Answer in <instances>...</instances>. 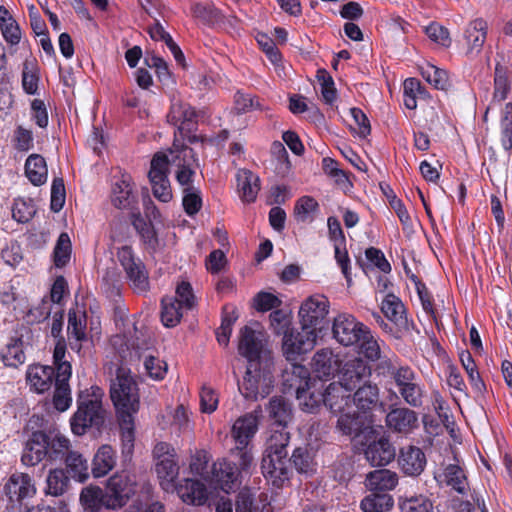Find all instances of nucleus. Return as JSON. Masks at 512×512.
Masks as SVG:
<instances>
[{
  "label": "nucleus",
  "instance_id": "1",
  "mask_svg": "<svg viewBox=\"0 0 512 512\" xmlns=\"http://www.w3.org/2000/svg\"><path fill=\"white\" fill-rule=\"evenodd\" d=\"M110 397L115 406L121 430L123 452L131 454L134 447V417L140 407L137 383L131 371L119 367L110 385Z\"/></svg>",
  "mask_w": 512,
  "mask_h": 512
},
{
  "label": "nucleus",
  "instance_id": "2",
  "mask_svg": "<svg viewBox=\"0 0 512 512\" xmlns=\"http://www.w3.org/2000/svg\"><path fill=\"white\" fill-rule=\"evenodd\" d=\"M289 433L286 431H273L267 441L265 454L262 458L261 469L266 479L276 487H281L289 480L290 460L287 459V445Z\"/></svg>",
  "mask_w": 512,
  "mask_h": 512
},
{
  "label": "nucleus",
  "instance_id": "3",
  "mask_svg": "<svg viewBox=\"0 0 512 512\" xmlns=\"http://www.w3.org/2000/svg\"><path fill=\"white\" fill-rule=\"evenodd\" d=\"M103 390L98 386H91L81 391L78 396V409L71 418V429L76 435H83L86 429L92 426L99 428L104 422V409L102 407Z\"/></svg>",
  "mask_w": 512,
  "mask_h": 512
},
{
  "label": "nucleus",
  "instance_id": "4",
  "mask_svg": "<svg viewBox=\"0 0 512 512\" xmlns=\"http://www.w3.org/2000/svg\"><path fill=\"white\" fill-rule=\"evenodd\" d=\"M274 359L255 360L247 363L242 382L239 384L241 394L249 400H256L270 394L274 384Z\"/></svg>",
  "mask_w": 512,
  "mask_h": 512
},
{
  "label": "nucleus",
  "instance_id": "5",
  "mask_svg": "<svg viewBox=\"0 0 512 512\" xmlns=\"http://www.w3.org/2000/svg\"><path fill=\"white\" fill-rule=\"evenodd\" d=\"M167 121L175 126L177 137L187 139L190 143L204 142L206 138L192 134L197 127V114L190 104L183 102L179 97L173 96Z\"/></svg>",
  "mask_w": 512,
  "mask_h": 512
},
{
  "label": "nucleus",
  "instance_id": "6",
  "mask_svg": "<svg viewBox=\"0 0 512 512\" xmlns=\"http://www.w3.org/2000/svg\"><path fill=\"white\" fill-rule=\"evenodd\" d=\"M238 352L247 359V362L255 360L274 359L272 352L267 347L265 333L257 323L241 328L238 341Z\"/></svg>",
  "mask_w": 512,
  "mask_h": 512
},
{
  "label": "nucleus",
  "instance_id": "7",
  "mask_svg": "<svg viewBox=\"0 0 512 512\" xmlns=\"http://www.w3.org/2000/svg\"><path fill=\"white\" fill-rule=\"evenodd\" d=\"M400 397L411 407H420L424 390L419 377L408 365L401 366L392 378Z\"/></svg>",
  "mask_w": 512,
  "mask_h": 512
},
{
  "label": "nucleus",
  "instance_id": "8",
  "mask_svg": "<svg viewBox=\"0 0 512 512\" xmlns=\"http://www.w3.org/2000/svg\"><path fill=\"white\" fill-rule=\"evenodd\" d=\"M117 258L126 272L130 285L135 292H146L149 288L148 272L143 262L136 258L131 247L123 246L117 251Z\"/></svg>",
  "mask_w": 512,
  "mask_h": 512
},
{
  "label": "nucleus",
  "instance_id": "9",
  "mask_svg": "<svg viewBox=\"0 0 512 512\" xmlns=\"http://www.w3.org/2000/svg\"><path fill=\"white\" fill-rule=\"evenodd\" d=\"M332 333L341 345L352 346L360 343L364 333H368V327L353 315L342 313L334 318Z\"/></svg>",
  "mask_w": 512,
  "mask_h": 512
},
{
  "label": "nucleus",
  "instance_id": "10",
  "mask_svg": "<svg viewBox=\"0 0 512 512\" xmlns=\"http://www.w3.org/2000/svg\"><path fill=\"white\" fill-rule=\"evenodd\" d=\"M148 176L154 197L161 202L168 203L173 195L168 179V159L166 153L158 152L154 155L151 160Z\"/></svg>",
  "mask_w": 512,
  "mask_h": 512
},
{
  "label": "nucleus",
  "instance_id": "11",
  "mask_svg": "<svg viewBox=\"0 0 512 512\" xmlns=\"http://www.w3.org/2000/svg\"><path fill=\"white\" fill-rule=\"evenodd\" d=\"M133 349L138 354L139 359L143 361L145 373L154 380L164 379L168 366L165 361L159 358L156 351L151 350V340H142L131 343Z\"/></svg>",
  "mask_w": 512,
  "mask_h": 512
},
{
  "label": "nucleus",
  "instance_id": "12",
  "mask_svg": "<svg viewBox=\"0 0 512 512\" xmlns=\"http://www.w3.org/2000/svg\"><path fill=\"white\" fill-rule=\"evenodd\" d=\"M317 333L315 329L302 326L301 331L292 329L283 337V352L288 360H293L299 354L313 349L316 343Z\"/></svg>",
  "mask_w": 512,
  "mask_h": 512
},
{
  "label": "nucleus",
  "instance_id": "13",
  "mask_svg": "<svg viewBox=\"0 0 512 512\" xmlns=\"http://www.w3.org/2000/svg\"><path fill=\"white\" fill-rule=\"evenodd\" d=\"M108 497L106 508L122 507L134 493V486L126 473H116L111 476L105 489Z\"/></svg>",
  "mask_w": 512,
  "mask_h": 512
},
{
  "label": "nucleus",
  "instance_id": "14",
  "mask_svg": "<svg viewBox=\"0 0 512 512\" xmlns=\"http://www.w3.org/2000/svg\"><path fill=\"white\" fill-rule=\"evenodd\" d=\"M329 301L321 294L308 297L300 306L299 317L304 327L315 329L328 314Z\"/></svg>",
  "mask_w": 512,
  "mask_h": 512
},
{
  "label": "nucleus",
  "instance_id": "15",
  "mask_svg": "<svg viewBox=\"0 0 512 512\" xmlns=\"http://www.w3.org/2000/svg\"><path fill=\"white\" fill-rule=\"evenodd\" d=\"M112 203L119 209L134 210L138 203L137 192L129 174H122L112 185Z\"/></svg>",
  "mask_w": 512,
  "mask_h": 512
},
{
  "label": "nucleus",
  "instance_id": "16",
  "mask_svg": "<svg viewBox=\"0 0 512 512\" xmlns=\"http://www.w3.org/2000/svg\"><path fill=\"white\" fill-rule=\"evenodd\" d=\"M385 423L391 431L407 435L418 428V414L407 407L392 408L386 415Z\"/></svg>",
  "mask_w": 512,
  "mask_h": 512
},
{
  "label": "nucleus",
  "instance_id": "17",
  "mask_svg": "<svg viewBox=\"0 0 512 512\" xmlns=\"http://www.w3.org/2000/svg\"><path fill=\"white\" fill-rule=\"evenodd\" d=\"M370 375L371 368L368 364L361 358L356 357L344 364L338 383L352 392L357 386L366 382Z\"/></svg>",
  "mask_w": 512,
  "mask_h": 512
},
{
  "label": "nucleus",
  "instance_id": "18",
  "mask_svg": "<svg viewBox=\"0 0 512 512\" xmlns=\"http://www.w3.org/2000/svg\"><path fill=\"white\" fill-rule=\"evenodd\" d=\"M4 490L12 502H21L24 499L32 498L36 494L35 484L26 473L12 474L6 482Z\"/></svg>",
  "mask_w": 512,
  "mask_h": 512
},
{
  "label": "nucleus",
  "instance_id": "19",
  "mask_svg": "<svg viewBox=\"0 0 512 512\" xmlns=\"http://www.w3.org/2000/svg\"><path fill=\"white\" fill-rule=\"evenodd\" d=\"M351 391L338 382L325 389L323 404L334 414H342L351 408Z\"/></svg>",
  "mask_w": 512,
  "mask_h": 512
},
{
  "label": "nucleus",
  "instance_id": "20",
  "mask_svg": "<svg viewBox=\"0 0 512 512\" xmlns=\"http://www.w3.org/2000/svg\"><path fill=\"white\" fill-rule=\"evenodd\" d=\"M55 369L51 366L30 365L26 371V381L31 391L42 394L55 383Z\"/></svg>",
  "mask_w": 512,
  "mask_h": 512
},
{
  "label": "nucleus",
  "instance_id": "21",
  "mask_svg": "<svg viewBox=\"0 0 512 512\" xmlns=\"http://www.w3.org/2000/svg\"><path fill=\"white\" fill-rule=\"evenodd\" d=\"M47 434L42 431L33 432L26 442L21 461L26 466H34L47 458Z\"/></svg>",
  "mask_w": 512,
  "mask_h": 512
},
{
  "label": "nucleus",
  "instance_id": "22",
  "mask_svg": "<svg viewBox=\"0 0 512 512\" xmlns=\"http://www.w3.org/2000/svg\"><path fill=\"white\" fill-rule=\"evenodd\" d=\"M398 463L405 474L417 476L426 466V457L419 447L407 446L400 450Z\"/></svg>",
  "mask_w": 512,
  "mask_h": 512
},
{
  "label": "nucleus",
  "instance_id": "23",
  "mask_svg": "<svg viewBox=\"0 0 512 512\" xmlns=\"http://www.w3.org/2000/svg\"><path fill=\"white\" fill-rule=\"evenodd\" d=\"M366 460L372 466H385L395 457V448L390 441L381 437L376 441L369 443L364 450Z\"/></svg>",
  "mask_w": 512,
  "mask_h": 512
},
{
  "label": "nucleus",
  "instance_id": "24",
  "mask_svg": "<svg viewBox=\"0 0 512 512\" xmlns=\"http://www.w3.org/2000/svg\"><path fill=\"white\" fill-rule=\"evenodd\" d=\"M488 25L485 20L478 18L469 23L464 32L466 53L478 55L486 41Z\"/></svg>",
  "mask_w": 512,
  "mask_h": 512
},
{
  "label": "nucleus",
  "instance_id": "25",
  "mask_svg": "<svg viewBox=\"0 0 512 512\" xmlns=\"http://www.w3.org/2000/svg\"><path fill=\"white\" fill-rule=\"evenodd\" d=\"M257 429L258 419L255 415L246 414L237 419L232 427V436L237 443V449L247 448Z\"/></svg>",
  "mask_w": 512,
  "mask_h": 512
},
{
  "label": "nucleus",
  "instance_id": "26",
  "mask_svg": "<svg viewBox=\"0 0 512 512\" xmlns=\"http://www.w3.org/2000/svg\"><path fill=\"white\" fill-rule=\"evenodd\" d=\"M238 193L243 202L252 203L260 191V178L247 169H239L236 174Z\"/></svg>",
  "mask_w": 512,
  "mask_h": 512
},
{
  "label": "nucleus",
  "instance_id": "27",
  "mask_svg": "<svg viewBox=\"0 0 512 512\" xmlns=\"http://www.w3.org/2000/svg\"><path fill=\"white\" fill-rule=\"evenodd\" d=\"M176 491L183 502L192 505H203L208 499L206 486L199 480L185 479Z\"/></svg>",
  "mask_w": 512,
  "mask_h": 512
},
{
  "label": "nucleus",
  "instance_id": "28",
  "mask_svg": "<svg viewBox=\"0 0 512 512\" xmlns=\"http://www.w3.org/2000/svg\"><path fill=\"white\" fill-rule=\"evenodd\" d=\"M354 390L352 401L359 410H372L379 403L380 389L377 384L366 381Z\"/></svg>",
  "mask_w": 512,
  "mask_h": 512
},
{
  "label": "nucleus",
  "instance_id": "29",
  "mask_svg": "<svg viewBox=\"0 0 512 512\" xmlns=\"http://www.w3.org/2000/svg\"><path fill=\"white\" fill-rule=\"evenodd\" d=\"M67 332L72 349H81V342L86 339V314L78 310H69Z\"/></svg>",
  "mask_w": 512,
  "mask_h": 512
},
{
  "label": "nucleus",
  "instance_id": "30",
  "mask_svg": "<svg viewBox=\"0 0 512 512\" xmlns=\"http://www.w3.org/2000/svg\"><path fill=\"white\" fill-rule=\"evenodd\" d=\"M175 134L172 147L169 149V155L166 154L168 165H174L177 169L197 165V158L192 148L180 142Z\"/></svg>",
  "mask_w": 512,
  "mask_h": 512
},
{
  "label": "nucleus",
  "instance_id": "31",
  "mask_svg": "<svg viewBox=\"0 0 512 512\" xmlns=\"http://www.w3.org/2000/svg\"><path fill=\"white\" fill-rule=\"evenodd\" d=\"M339 359L329 349L318 351L312 359V367L318 378H329L339 370Z\"/></svg>",
  "mask_w": 512,
  "mask_h": 512
},
{
  "label": "nucleus",
  "instance_id": "32",
  "mask_svg": "<svg viewBox=\"0 0 512 512\" xmlns=\"http://www.w3.org/2000/svg\"><path fill=\"white\" fill-rule=\"evenodd\" d=\"M398 475L388 469L371 471L366 475L365 486L373 492L389 491L396 487Z\"/></svg>",
  "mask_w": 512,
  "mask_h": 512
},
{
  "label": "nucleus",
  "instance_id": "33",
  "mask_svg": "<svg viewBox=\"0 0 512 512\" xmlns=\"http://www.w3.org/2000/svg\"><path fill=\"white\" fill-rule=\"evenodd\" d=\"M213 477L219 487L228 493L237 481V468L226 460L218 461L213 465Z\"/></svg>",
  "mask_w": 512,
  "mask_h": 512
},
{
  "label": "nucleus",
  "instance_id": "34",
  "mask_svg": "<svg viewBox=\"0 0 512 512\" xmlns=\"http://www.w3.org/2000/svg\"><path fill=\"white\" fill-rule=\"evenodd\" d=\"M25 175L34 186L43 185L48 176L44 157L40 154L29 155L25 162Z\"/></svg>",
  "mask_w": 512,
  "mask_h": 512
},
{
  "label": "nucleus",
  "instance_id": "35",
  "mask_svg": "<svg viewBox=\"0 0 512 512\" xmlns=\"http://www.w3.org/2000/svg\"><path fill=\"white\" fill-rule=\"evenodd\" d=\"M435 479L440 483L451 486L460 494H464L466 491V475L463 469L456 464L447 465L441 473L435 475Z\"/></svg>",
  "mask_w": 512,
  "mask_h": 512
},
{
  "label": "nucleus",
  "instance_id": "36",
  "mask_svg": "<svg viewBox=\"0 0 512 512\" xmlns=\"http://www.w3.org/2000/svg\"><path fill=\"white\" fill-rule=\"evenodd\" d=\"M116 464V455L109 445L101 446L93 459L92 474L94 477H103L108 474Z\"/></svg>",
  "mask_w": 512,
  "mask_h": 512
},
{
  "label": "nucleus",
  "instance_id": "37",
  "mask_svg": "<svg viewBox=\"0 0 512 512\" xmlns=\"http://www.w3.org/2000/svg\"><path fill=\"white\" fill-rule=\"evenodd\" d=\"M47 440V459L50 461L65 460L71 452L70 440L58 432L47 434Z\"/></svg>",
  "mask_w": 512,
  "mask_h": 512
},
{
  "label": "nucleus",
  "instance_id": "38",
  "mask_svg": "<svg viewBox=\"0 0 512 512\" xmlns=\"http://www.w3.org/2000/svg\"><path fill=\"white\" fill-rule=\"evenodd\" d=\"M268 413L274 424L281 428L279 431H285L284 428L292 418L290 404L283 397H273L269 401Z\"/></svg>",
  "mask_w": 512,
  "mask_h": 512
},
{
  "label": "nucleus",
  "instance_id": "39",
  "mask_svg": "<svg viewBox=\"0 0 512 512\" xmlns=\"http://www.w3.org/2000/svg\"><path fill=\"white\" fill-rule=\"evenodd\" d=\"M2 361L6 366L17 368L24 364L26 355L24 342L21 338H13L1 352Z\"/></svg>",
  "mask_w": 512,
  "mask_h": 512
},
{
  "label": "nucleus",
  "instance_id": "40",
  "mask_svg": "<svg viewBox=\"0 0 512 512\" xmlns=\"http://www.w3.org/2000/svg\"><path fill=\"white\" fill-rule=\"evenodd\" d=\"M364 417L356 411H346L340 414L337 421V429L344 435L357 436L364 429Z\"/></svg>",
  "mask_w": 512,
  "mask_h": 512
},
{
  "label": "nucleus",
  "instance_id": "41",
  "mask_svg": "<svg viewBox=\"0 0 512 512\" xmlns=\"http://www.w3.org/2000/svg\"><path fill=\"white\" fill-rule=\"evenodd\" d=\"M156 473L161 480V485L165 490L174 487V481L176 480L179 467L176 461V457L161 459L156 462Z\"/></svg>",
  "mask_w": 512,
  "mask_h": 512
},
{
  "label": "nucleus",
  "instance_id": "42",
  "mask_svg": "<svg viewBox=\"0 0 512 512\" xmlns=\"http://www.w3.org/2000/svg\"><path fill=\"white\" fill-rule=\"evenodd\" d=\"M381 311L393 323L401 325L405 322V308L399 297L389 293L381 303Z\"/></svg>",
  "mask_w": 512,
  "mask_h": 512
},
{
  "label": "nucleus",
  "instance_id": "43",
  "mask_svg": "<svg viewBox=\"0 0 512 512\" xmlns=\"http://www.w3.org/2000/svg\"><path fill=\"white\" fill-rule=\"evenodd\" d=\"M161 321L166 327H175L181 321L184 309L172 296H166L161 301Z\"/></svg>",
  "mask_w": 512,
  "mask_h": 512
},
{
  "label": "nucleus",
  "instance_id": "44",
  "mask_svg": "<svg viewBox=\"0 0 512 512\" xmlns=\"http://www.w3.org/2000/svg\"><path fill=\"white\" fill-rule=\"evenodd\" d=\"M309 375V370L305 366L293 364L291 369H286L283 374L284 385L289 389H294L296 392L298 388L300 389L311 384Z\"/></svg>",
  "mask_w": 512,
  "mask_h": 512
},
{
  "label": "nucleus",
  "instance_id": "45",
  "mask_svg": "<svg viewBox=\"0 0 512 512\" xmlns=\"http://www.w3.org/2000/svg\"><path fill=\"white\" fill-rule=\"evenodd\" d=\"M360 507L364 512H387L393 507V498L386 493L373 492L362 499Z\"/></svg>",
  "mask_w": 512,
  "mask_h": 512
},
{
  "label": "nucleus",
  "instance_id": "46",
  "mask_svg": "<svg viewBox=\"0 0 512 512\" xmlns=\"http://www.w3.org/2000/svg\"><path fill=\"white\" fill-rule=\"evenodd\" d=\"M427 93L420 81L416 78H408L403 84V102L407 109L414 110L417 100L426 98Z\"/></svg>",
  "mask_w": 512,
  "mask_h": 512
},
{
  "label": "nucleus",
  "instance_id": "47",
  "mask_svg": "<svg viewBox=\"0 0 512 512\" xmlns=\"http://www.w3.org/2000/svg\"><path fill=\"white\" fill-rule=\"evenodd\" d=\"M107 495L101 488L96 486H89L82 490L80 501L86 509L91 511L99 510L101 507H106Z\"/></svg>",
  "mask_w": 512,
  "mask_h": 512
},
{
  "label": "nucleus",
  "instance_id": "48",
  "mask_svg": "<svg viewBox=\"0 0 512 512\" xmlns=\"http://www.w3.org/2000/svg\"><path fill=\"white\" fill-rule=\"evenodd\" d=\"M296 398L299 401V405L302 410L307 412H313L317 407L323 403L324 393L316 390H312V385L309 384L303 388H298Z\"/></svg>",
  "mask_w": 512,
  "mask_h": 512
},
{
  "label": "nucleus",
  "instance_id": "49",
  "mask_svg": "<svg viewBox=\"0 0 512 512\" xmlns=\"http://www.w3.org/2000/svg\"><path fill=\"white\" fill-rule=\"evenodd\" d=\"M401 512H430L432 510L431 501L423 495H405L398 501Z\"/></svg>",
  "mask_w": 512,
  "mask_h": 512
},
{
  "label": "nucleus",
  "instance_id": "50",
  "mask_svg": "<svg viewBox=\"0 0 512 512\" xmlns=\"http://www.w3.org/2000/svg\"><path fill=\"white\" fill-rule=\"evenodd\" d=\"M65 463L69 473L71 474V477L74 479H77L80 482H84L89 477L88 462L78 452L71 451L67 455Z\"/></svg>",
  "mask_w": 512,
  "mask_h": 512
},
{
  "label": "nucleus",
  "instance_id": "51",
  "mask_svg": "<svg viewBox=\"0 0 512 512\" xmlns=\"http://www.w3.org/2000/svg\"><path fill=\"white\" fill-rule=\"evenodd\" d=\"M421 74L429 84L438 90H446L450 85L447 72L434 65L427 64L422 67Z\"/></svg>",
  "mask_w": 512,
  "mask_h": 512
},
{
  "label": "nucleus",
  "instance_id": "52",
  "mask_svg": "<svg viewBox=\"0 0 512 512\" xmlns=\"http://www.w3.org/2000/svg\"><path fill=\"white\" fill-rule=\"evenodd\" d=\"M46 493L53 496L62 495L68 488L69 478L63 469H53L47 476Z\"/></svg>",
  "mask_w": 512,
  "mask_h": 512
},
{
  "label": "nucleus",
  "instance_id": "53",
  "mask_svg": "<svg viewBox=\"0 0 512 512\" xmlns=\"http://www.w3.org/2000/svg\"><path fill=\"white\" fill-rule=\"evenodd\" d=\"M36 213L32 199L17 198L12 206V217L19 223L29 222Z\"/></svg>",
  "mask_w": 512,
  "mask_h": 512
},
{
  "label": "nucleus",
  "instance_id": "54",
  "mask_svg": "<svg viewBox=\"0 0 512 512\" xmlns=\"http://www.w3.org/2000/svg\"><path fill=\"white\" fill-rule=\"evenodd\" d=\"M54 263L57 267L65 266L71 256V240L67 233H61L54 247Z\"/></svg>",
  "mask_w": 512,
  "mask_h": 512
},
{
  "label": "nucleus",
  "instance_id": "55",
  "mask_svg": "<svg viewBox=\"0 0 512 512\" xmlns=\"http://www.w3.org/2000/svg\"><path fill=\"white\" fill-rule=\"evenodd\" d=\"M501 143L505 150L512 148V103H507L502 110L501 120Z\"/></svg>",
  "mask_w": 512,
  "mask_h": 512
},
{
  "label": "nucleus",
  "instance_id": "56",
  "mask_svg": "<svg viewBox=\"0 0 512 512\" xmlns=\"http://www.w3.org/2000/svg\"><path fill=\"white\" fill-rule=\"evenodd\" d=\"M290 461H292L295 469L301 474L311 475L316 470L315 463L306 449H295Z\"/></svg>",
  "mask_w": 512,
  "mask_h": 512
},
{
  "label": "nucleus",
  "instance_id": "57",
  "mask_svg": "<svg viewBox=\"0 0 512 512\" xmlns=\"http://www.w3.org/2000/svg\"><path fill=\"white\" fill-rule=\"evenodd\" d=\"M365 335L360 341V350L361 353L370 361L375 362L381 358V354L384 353L381 348V344L377 339L374 338L370 329L368 328V333H364Z\"/></svg>",
  "mask_w": 512,
  "mask_h": 512
},
{
  "label": "nucleus",
  "instance_id": "58",
  "mask_svg": "<svg viewBox=\"0 0 512 512\" xmlns=\"http://www.w3.org/2000/svg\"><path fill=\"white\" fill-rule=\"evenodd\" d=\"M510 90L506 70L501 65H496L494 78L493 102H501L506 99Z\"/></svg>",
  "mask_w": 512,
  "mask_h": 512
},
{
  "label": "nucleus",
  "instance_id": "59",
  "mask_svg": "<svg viewBox=\"0 0 512 512\" xmlns=\"http://www.w3.org/2000/svg\"><path fill=\"white\" fill-rule=\"evenodd\" d=\"M39 75L37 68L30 61H25L22 71V87L29 95H35L38 91Z\"/></svg>",
  "mask_w": 512,
  "mask_h": 512
},
{
  "label": "nucleus",
  "instance_id": "60",
  "mask_svg": "<svg viewBox=\"0 0 512 512\" xmlns=\"http://www.w3.org/2000/svg\"><path fill=\"white\" fill-rule=\"evenodd\" d=\"M183 193V199H182V205L184 208V211L189 216H194L197 214L201 207H202V198H201V191L199 188H190L187 190L182 191Z\"/></svg>",
  "mask_w": 512,
  "mask_h": 512
},
{
  "label": "nucleus",
  "instance_id": "61",
  "mask_svg": "<svg viewBox=\"0 0 512 512\" xmlns=\"http://www.w3.org/2000/svg\"><path fill=\"white\" fill-rule=\"evenodd\" d=\"M174 299L185 311L195 306L196 297L189 282L182 281L177 285Z\"/></svg>",
  "mask_w": 512,
  "mask_h": 512
},
{
  "label": "nucleus",
  "instance_id": "62",
  "mask_svg": "<svg viewBox=\"0 0 512 512\" xmlns=\"http://www.w3.org/2000/svg\"><path fill=\"white\" fill-rule=\"evenodd\" d=\"M14 148L20 152H27L34 147V137L30 129L19 125L15 128L13 134Z\"/></svg>",
  "mask_w": 512,
  "mask_h": 512
},
{
  "label": "nucleus",
  "instance_id": "63",
  "mask_svg": "<svg viewBox=\"0 0 512 512\" xmlns=\"http://www.w3.org/2000/svg\"><path fill=\"white\" fill-rule=\"evenodd\" d=\"M270 323L274 330V332L278 335H283V337L288 334L292 329L290 328L291 319L289 314H287L284 310L276 309L274 310L270 316Z\"/></svg>",
  "mask_w": 512,
  "mask_h": 512
},
{
  "label": "nucleus",
  "instance_id": "64",
  "mask_svg": "<svg viewBox=\"0 0 512 512\" xmlns=\"http://www.w3.org/2000/svg\"><path fill=\"white\" fill-rule=\"evenodd\" d=\"M0 30L5 41L14 46L19 44L21 40V30L14 18H7L5 22L0 24Z\"/></svg>",
  "mask_w": 512,
  "mask_h": 512
}]
</instances>
